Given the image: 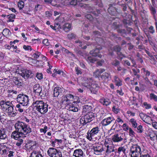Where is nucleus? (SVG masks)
<instances>
[{
  "label": "nucleus",
  "instance_id": "1",
  "mask_svg": "<svg viewBox=\"0 0 157 157\" xmlns=\"http://www.w3.org/2000/svg\"><path fill=\"white\" fill-rule=\"evenodd\" d=\"M14 127L16 130L12 132L11 137L15 140L20 137H25L26 135L32 132L30 126L23 122L17 121L15 123Z\"/></svg>",
  "mask_w": 157,
  "mask_h": 157
},
{
  "label": "nucleus",
  "instance_id": "2",
  "mask_svg": "<svg viewBox=\"0 0 157 157\" xmlns=\"http://www.w3.org/2000/svg\"><path fill=\"white\" fill-rule=\"evenodd\" d=\"M0 105L2 110L5 111L10 117H13L16 113L13 111V105L10 101L2 100L0 101Z\"/></svg>",
  "mask_w": 157,
  "mask_h": 157
},
{
  "label": "nucleus",
  "instance_id": "3",
  "mask_svg": "<svg viewBox=\"0 0 157 157\" xmlns=\"http://www.w3.org/2000/svg\"><path fill=\"white\" fill-rule=\"evenodd\" d=\"M33 106L36 107V110L41 114H44L48 110V105L42 101H34Z\"/></svg>",
  "mask_w": 157,
  "mask_h": 157
},
{
  "label": "nucleus",
  "instance_id": "4",
  "mask_svg": "<svg viewBox=\"0 0 157 157\" xmlns=\"http://www.w3.org/2000/svg\"><path fill=\"white\" fill-rule=\"evenodd\" d=\"M94 115L93 113H87L86 115L83 116L80 119V122L83 125L90 122L94 118Z\"/></svg>",
  "mask_w": 157,
  "mask_h": 157
},
{
  "label": "nucleus",
  "instance_id": "5",
  "mask_svg": "<svg viewBox=\"0 0 157 157\" xmlns=\"http://www.w3.org/2000/svg\"><path fill=\"white\" fill-rule=\"evenodd\" d=\"M131 157H138L141 155V148L137 144L133 145L131 146L130 149Z\"/></svg>",
  "mask_w": 157,
  "mask_h": 157
},
{
  "label": "nucleus",
  "instance_id": "6",
  "mask_svg": "<svg viewBox=\"0 0 157 157\" xmlns=\"http://www.w3.org/2000/svg\"><path fill=\"white\" fill-rule=\"evenodd\" d=\"M47 152L51 157H62V154L60 151L53 147H50Z\"/></svg>",
  "mask_w": 157,
  "mask_h": 157
},
{
  "label": "nucleus",
  "instance_id": "7",
  "mask_svg": "<svg viewBox=\"0 0 157 157\" xmlns=\"http://www.w3.org/2000/svg\"><path fill=\"white\" fill-rule=\"evenodd\" d=\"M33 90V92L38 96L44 97L46 95V93L42 91V87L39 84H35L34 86Z\"/></svg>",
  "mask_w": 157,
  "mask_h": 157
},
{
  "label": "nucleus",
  "instance_id": "8",
  "mask_svg": "<svg viewBox=\"0 0 157 157\" xmlns=\"http://www.w3.org/2000/svg\"><path fill=\"white\" fill-rule=\"evenodd\" d=\"M126 140L124 133H119L114 135L112 138V140L114 142H119L123 140Z\"/></svg>",
  "mask_w": 157,
  "mask_h": 157
},
{
  "label": "nucleus",
  "instance_id": "9",
  "mask_svg": "<svg viewBox=\"0 0 157 157\" xmlns=\"http://www.w3.org/2000/svg\"><path fill=\"white\" fill-rule=\"evenodd\" d=\"M28 97L23 94H20L18 95L17 101L20 104L23 105H27L29 102Z\"/></svg>",
  "mask_w": 157,
  "mask_h": 157
},
{
  "label": "nucleus",
  "instance_id": "10",
  "mask_svg": "<svg viewBox=\"0 0 157 157\" xmlns=\"http://www.w3.org/2000/svg\"><path fill=\"white\" fill-rule=\"evenodd\" d=\"M115 6V4H110L109 5L108 11L109 13L111 15L115 16L117 13H119L118 11V9L114 7Z\"/></svg>",
  "mask_w": 157,
  "mask_h": 157
},
{
  "label": "nucleus",
  "instance_id": "11",
  "mask_svg": "<svg viewBox=\"0 0 157 157\" xmlns=\"http://www.w3.org/2000/svg\"><path fill=\"white\" fill-rule=\"evenodd\" d=\"M21 76L25 79H27L29 78H32L34 75V74L31 71L23 70L20 73Z\"/></svg>",
  "mask_w": 157,
  "mask_h": 157
},
{
  "label": "nucleus",
  "instance_id": "12",
  "mask_svg": "<svg viewBox=\"0 0 157 157\" xmlns=\"http://www.w3.org/2000/svg\"><path fill=\"white\" fill-rule=\"evenodd\" d=\"M102 49V47L101 46H99L98 47H96L94 49L91 51L90 53L93 56H98L100 58L102 57V55L100 54L99 51Z\"/></svg>",
  "mask_w": 157,
  "mask_h": 157
},
{
  "label": "nucleus",
  "instance_id": "13",
  "mask_svg": "<svg viewBox=\"0 0 157 157\" xmlns=\"http://www.w3.org/2000/svg\"><path fill=\"white\" fill-rule=\"evenodd\" d=\"M139 116L141 119L145 122L147 124H150L151 121H152V119H150V117L143 113H140Z\"/></svg>",
  "mask_w": 157,
  "mask_h": 157
},
{
  "label": "nucleus",
  "instance_id": "14",
  "mask_svg": "<svg viewBox=\"0 0 157 157\" xmlns=\"http://www.w3.org/2000/svg\"><path fill=\"white\" fill-rule=\"evenodd\" d=\"M98 85L95 82H93L91 83L89 89L91 92L94 94H96L99 89Z\"/></svg>",
  "mask_w": 157,
  "mask_h": 157
},
{
  "label": "nucleus",
  "instance_id": "15",
  "mask_svg": "<svg viewBox=\"0 0 157 157\" xmlns=\"http://www.w3.org/2000/svg\"><path fill=\"white\" fill-rule=\"evenodd\" d=\"M115 119L112 117H108L105 119H104L101 122L102 125L104 126H106L109 124Z\"/></svg>",
  "mask_w": 157,
  "mask_h": 157
},
{
  "label": "nucleus",
  "instance_id": "16",
  "mask_svg": "<svg viewBox=\"0 0 157 157\" xmlns=\"http://www.w3.org/2000/svg\"><path fill=\"white\" fill-rule=\"evenodd\" d=\"M94 153L96 155L99 154V153L102 152L104 150L103 145L102 144L97 145L93 148Z\"/></svg>",
  "mask_w": 157,
  "mask_h": 157
},
{
  "label": "nucleus",
  "instance_id": "17",
  "mask_svg": "<svg viewBox=\"0 0 157 157\" xmlns=\"http://www.w3.org/2000/svg\"><path fill=\"white\" fill-rule=\"evenodd\" d=\"M63 90L62 89L59 87H55L53 89V95L54 97H57L59 95L62 94Z\"/></svg>",
  "mask_w": 157,
  "mask_h": 157
},
{
  "label": "nucleus",
  "instance_id": "18",
  "mask_svg": "<svg viewBox=\"0 0 157 157\" xmlns=\"http://www.w3.org/2000/svg\"><path fill=\"white\" fill-rule=\"evenodd\" d=\"M149 10L151 14L153 16V18L154 19L155 21H156L157 18V13L156 12V9L152 6H150Z\"/></svg>",
  "mask_w": 157,
  "mask_h": 157
},
{
  "label": "nucleus",
  "instance_id": "19",
  "mask_svg": "<svg viewBox=\"0 0 157 157\" xmlns=\"http://www.w3.org/2000/svg\"><path fill=\"white\" fill-rule=\"evenodd\" d=\"M83 152L82 149H79L74 151L73 156L75 157H83Z\"/></svg>",
  "mask_w": 157,
  "mask_h": 157
},
{
  "label": "nucleus",
  "instance_id": "20",
  "mask_svg": "<svg viewBox=\"0 0 157 157\" xmlns=\"http://www.w3.org/2000/svg\"><path fill=\"white\" fill-rule=\"evenodd\" d=\"M99 102L103 105L105 106L109 105L111 103V101L109 99L105 98H100L99 100Z\"/></svg>",
  "mask_w": 157,
  "mask_h": 157
},
{
  "label": "nucleus",
  "instance_id": "21",
  "mask_svg": "<svg viewBox=\"0 0 157 157\" xmlns=\"http://www.w3.org/2000/svg\"><path fill=\"white\" fill-rule=\"evenodd\" d=\"M106 147V150L105 154L107 155L115 151L114 147L111 144H109V145L107 146Z\"/></svg>",
  "mask_w": 157,
  "mask_h": 157
},
{
  "label": "nucleus",
  "instance_id": "22",
  "mask_svg": "<svg viewBox=\"0 0 157 157\" xmlns=\"http://www.w3.org/2000/svg\"><path fill=\"white\" fill-rule=\"evenodd\" d=\"M7 137L6 130L5 128H1L0 129V139H5Z\"/></svg>",
  "mask_w": 157,
  "mask_h": 157
},
{
  "label": "nucleus",
  "instance_id": "23",
  "mask_svg": "<svg viewBox=\"0 0 157 157\" xmlns=\"http://www.w3.org/2000/svg\"><path fill=\"white\" fill-rule=\"evenodd\" d=\"M71 28V24L67 23L64 24L63 26L62 29L66 32H68Z\"/></svg>",
  "mask_w": 157,
  "mask_h": 157
},
{
  "label": "nucleus",
  "instance_id": "24",
  "mask_svg": "<svg viewBox=\"0 0 157 157\" xmlns=\"http://www.w3.org/2000/svg\"><path fill=\"white\" fill-rule=\"evenodd\" d=\"M86 78H85V80ZM87 80L85 82H83L82 85L84 86L87 87L88 88H89L90 87V85L91 84L92 79L91 78H86Z\"/></svg>",
  "mask_w": 157,
  "mask_h": 157
},
{
  "label": "nucleus",
  "instance_id": "25",
  "mask_svg": "<svg viewBox=\"0 0 157 157\" xmlns=\"http://www.w3.org/2000/svg\"><path fill=\"white\" fill-rule=\"evenodd\" d=\"M92 109V107L90 105H85L83 106V112L91 113L90 111Z\"/></svg>",
  "mask_w": 157,
  "mask_h": 157
},
{
  "label": "nucleus",
  "instance_id": "26",
  "mask_svg": "<svg viewBox=\"0 0 157 157\" xmlns=\"http://www.w3.org/2000/svg\"><path fill=\"white\" fill-rule=\"evenodd\" d=\"M114 50L117 52V54L118 55H120L124 56V55L121 52H120L121 50V47L119 45H117L114 47Z\"/></svg>",
  "mask_w": 157,
  "mask_h": 157
},
{
  "label": "nucleus",
  "instance_id": "27",
  "mask_svg": "<svg viewBox=\"0 0 157 157\" xmlns=\"http://www.w3.org/2000/svg\"><path fill=\"white\" fill-rule=\"evenodd\" d=\"M69 110L74 112H76L78 111V109L77 106L74 104H71L70 105L69 108Z\"/></svg>",
  "mask_w": 157,
  "mask_h": 157
},
{
  "label": "nucleus",
  "instance_id": "28",
  "mask_svg": "<svg viewBox=\"0 0 157 157\" xmlns=\"http://www.w3.org/2000/svg\"><path fill=\"white\" fill-rule=\"evenodd\" d=\"M30 157H43V156L40 152L34 151L31 153Z\"/></svg>",
  "mask_w": 157,
  "mask_h": 157
},
{
  "label": "nucleus",
  "instance_id": "29",
  "mask_svg": "<svg viewBox=\"0 0 157 157\" xmlns=\"http://www.w3.org/2000/svg\"><path fill=\"white\" fill-rule=\"evenodd\" d=\"M99 131V128L98 127H96L93 128L90 131L91 135H94L98 133Z\"/></svg>",
  "mask_w": 157,
  "mask_h": 157
},
{
  "label": "nucleus",
  "instance_id": "30",
  "mask_svg": "<svg viewBox=\"0 0 157 157\" xmlns=\"http://www.w3.org/2000/svg\"><path fill=\"white\" fill-rule=\"evenodd\" d=\"M21 104V105L20 104H17L16 105V107L18 109V110L19 112L22 113L24 111L25 106H26L27 105H23L22 104Z\"/></svg>",
  "mask_w": 157,
  "mask_h": 157
},
{
  "label": "nucleus",
  "instance_id": "31",
  "mask_svg": "<svg viewBox=\"0 0 157 157\" xmlns=\"http://www.w3.org/2000/svg\"><path fill=\"white\" fill-rule=\"evenodd\" d=\"M114 80L117 86H119L122 85V81L117 76H114Z\"/></svg>",
  "mask_w": 157,
  "mask_h": 157
},
{
  "label": "nucleus",
  "instance_id": "32",
  "mask_svg": "<svg viewBox=\"0 0 157 157\" xmlns=\"http://www.w3.org/2000/svg\"><path fill=\"white\" fill-rule=\"evenodd\" d=\"M86 60L89 62L94 63L97 61V59L91 56H88L86 58Z\"/></svg>",
  "mask_w": 157,
  "mask_h": 157
},
{
  "label": "nucleus",
  "instance_id": "33",
  "mask_svg": "<svg viewBox=\"0 0 157 157\" xmlns=\"http://www.w3.org/2000/svg\"><path fill=\"white\" fill-rule=\"evenodd\" d=\"M2 33L4 36H10L11 33L8 29H3Z\"/></svg>",
  "mask_w": 157,
  "mask_h": 157
},
{
  "label": "nucleus",
  "instance_id": "34",
  "mask_svg": "<svg viewBox=\"0 0 157 157\" xmlns=\"http://www.w3.org/2000/svg\"><path fill=\"white\" fill-rule=\"evenodd\" d=\"M129 121L131 123L132 126L133 128H136L137 127V124L135 119L132 118Z\"/></svg>",
  "mask_w": 157,
  "mask_h": 157
},
{
  "label": "nucleus",
  "instance_id": "35",
  "mask_svg": "<svg viewBox=\"0 0 157 157\" xmlns=\"http://www.w3.org/2000/svg\"><path fill=\"white\" fill-rule=\"evenodd\" d=\"M123 22L124 25L126 27H127L128 25H131L132 23L130 20H127L125 19H124Z\"/></svg>",
  "mask_w": 157,
  "mask_h": 157
},
{
  "label": "nucleus",
  "instance_id": "36",
  "mask_svg": "<svg viewBox=\"0 0 157 157\" xmlns=\"http://www.w3.org/2000/svg\"><path fill=\"white\" fill-rule=\"evenodd\" d=\"M109 76V74L108 73L105 72L102 75L101 78L104 80H106L108 79Z\"/></svg>",
  "mask_w": 157,
  "mask_h": 157
},
{
  "label": "nucleus",
  "instance_id": "37",
  "mask_svg": "<svg viewBox=\"0 0 157 157\" xmlns=\"http://www.w3.org/2000/svg\"><path fill=\"white\" fill-rule=\"evenodd\" d=\"M62 102L63 103H66L67 105H68L70 103V100L68 99L67 98V97L64 96L63 97V98H62Z\"/></svg>",
  "mask_w": 157,
  "mask_h": 157
},
{
  "label": "nucleus",
  "instance_id": "38",
  "mask_svg": "<svg viewBox=\"0 0 157 157\" xmlns=\"http://www.w3.org/2000/svg\"><path fill=\"white\" fill-rule=\"evenodd\" d=\"M126 149L124 147H120L118 149V152L119 153H120L122 152L124 154H125Z\"/></svg>",
  "mask_w": 157,
  "mask_h": 157
},
{
  "label": "nucleus",
  "instance_id": "39",
  "mask_svg": "<svg viewBox=\"0 0 157 157\" xmlns=\"http://www.w3.org/2000/svg\"><path fill=\"white\" fill-rule=\"evenodd\" d=\"M76 37V35L73 33H70L67 35V37L69 40L75 39Z\"/></svg>",
  "mask_w": 157,
  "mask_h": 157
},
{
  "label": "nucleus",
  "instance_id": "40",
  "mask_svg": "<svg viewBox=\"0 0 157 157\" xmlns=\"http://www.w3.org/2000/svg\"><path fill=\"white\" fill-rule=\"evenodd\" d=\"M111 64L114 66L117 67L120 65V63L118 60L115 59L112 62Z\"/></svg>",
  "mask_w": 157,
  "mask_h": 157
},
{
  "label": "nucleus",
  "instance_id": "41",
  "mask_svg": "<svg viewBox=\"0 0 157 157\" xmlns=\"http://www.w3.org/2000/svg\"><path fill=\"white\" fill-rule=\"evenodd\" d=\"M118 33L121 34V36H124V35L126 34V31L124 29H118L117 30Z\"/></svg>",
  "mask_w": 157,
  "mask_h": 157
},
{
  "label": "nucleus",
  "instance_id": "42",
  "mask_svg": "<svg viewBox=\"0 0 157 157\" xmlns=\"http://www.w3.org/2000/svg\"><path fill=\"white\" fill-rule=\"evenodd\" d=\"M148 31L151 34H153L155 32V30L153 26L151 25L148 28Z\"/></svg>",
  "mask_w": 157,
  "mask_h": 157
},
{
  "label": "nucleus",
  "instance_id": "43",
  "mask_svg": "<svg viewBox=\"0 0 157 157\" xmlns=\"http://www.w3.org/2000/svg\"><path fill=\"white\" fill-rule=\"evenodd\" d=\"M18 6L20 10H21L24 7V2L22 1H19L18 3Z\"/></svg>",
  "mask_w": 157,
  "mask_h": 157
},
{
  "label": "nucleus",
  "instance_id": "44",
  "mask_svg": "<svg viewBox=\"0 0 157 157\" xmlns=\"http://www.w3.org/2000/svg\"><path fill=\"white\" fill-rule=\"evenodd\" d=\"M75 70L76 72V74L78 75L79 74H81L82 73L81 69L80 68L78 67H75Z\"/></svg>",
  "mask_w": 157,
  "mask_h": 157
},
{
  "label": "nucleus",
  "instance_id": "45",
  "mask_svg": "<svg viewBox=\"0 0 157 157\" xmlns=\"http://www.w3.org/2000/svg\"><path fill=\"white\" fill-rule=\"evenodd\" d=\"M15 78L14 79V82L15 84L18 86H21V83L17 78Z\"/></svg>",
  "mask_w": 157,
  "mask_h": 157
},
{
  "label": "nucleus",
  "instance_id": "46",
  "mask_svg": "<svg viewBox=\"0 0 157 157\" xmlns=\"http://www.w3.org/2000/svg\"><path fill=\"white\" fill-rule=\"evenodd\" d=\"M150 97L151 99H153L155 101H157V96L154 94L151 93L150 95Z\"/></svg>",
  "mask_w": 157,
  "mask_h": 157
},
{
  "label": "nucleus",
  "instance_id": "47",
  "mask_svg": "<svg viewBox=\"0 0 157 157\" xmlns=\"http://www.w3.org/2000/svg\"><path fill=\"white\" fill-rule=\"evenodd\" d=\"M77 1L76 0H71L70 2V5L74 6L77 4Z\"/></svg>",
  "mask_w": 157,
  "mask_h": 157
},
{
  "label": "nucleus",
  "instance_id": "48",
  "mask_svg": "<svg viewBox=\"0 0 157 157\" xmlns=\"http://www.w3.org/2000/svg\"><path fill=\"white\" fill-rule=\"evenodd\" d=\"M136 128L137 129V132H138L141 133L143 132V127L141 125H140Z\"/></svg>",
  "mask_w": 157,
  "mask_h": 157
},
{
  "label": "nucleus",
  "instance_id": "49",
  "mask_svg": "<svg viewBox=\"0 0 157 157\" xmlns=\"http://www.w3.org/2000/svg\"><path fill=\"white\" fill-rule=\"evenodd\" d=\"M129 135L132 137L135 136L134 134H135V133L132 129L131 128H129Z\"/></svg>",
  "mask_w": 157,
  "mask_h": 157
},
{
  "label": "nucleus",
  "instance_id": "50",
  "mask_svg": "<svg viewBox=\"0 0 157 157\" xmlns=\"http://www.w3.org/2000/svg\"><path fill=\"white\" fill-rule=\"evenodd\" d=\"M40 55V53L39 52H37L34 53L32 55V56L34 57V58L35 59L38 58Z\"/></svg>",
  "mask_w": 157,
  "mask_h": 157
},
{
  "label": "nucleus",
  "instance_id": "51",
  "mask_svg": "<svg viewBox=\"0 0 157 157\" xmlns=\"http://www.w3.org/2000/svg\"><path fill=\"white\" fill-rule=\"evenodd\" d=\"M112 110L114 113L117 114L119 111V109L118 108H116L115 106H113L112 108Z\"/></svg>",
  "mask_w": 157,
  "mask_h": 157
},
{
  "label": "nucleus",
  "instance_id": "52",
  "mask_svg": "<svg viewBox=\"0 0 157 157\" xmlns=\"http://www.w3.org/2000/svg\"><path fill=\"white\" fill-rule=\"evenodd\" d=\"M87 138L88 139L91 140L92 139V137L94 136V135H91V133L90 132H87Z\"/></svg>",
  "mask_w": 157,
  "mask_h": 157
},
{
  "label": "nucleus",
  "instance_id": "53",
  "mask_svg": "<svg viewBox=\"0 0 157 157\" xmlns=\"http://www.w3.org/2000/svg\"><path fill=\"white\" fill-rule=\"evenodd\" d=\"M144 51L152 59H155L154 56L152 55L148 51H147L146 49H144Z\"/></svg>",
  "mask_w": 157,
  "mask_h": 157
},
{
  "label": "nucleus",
  "instance_id": "54",
  "mask_svg": "<svg viewBox=\"0 0 157 157\" xmlns=\"http://www.w3.org/2000/svg\"><path fill=\"white\" fill-rule=\"evenodd\" d=\"M42 43L46 46L49 45L50 44L48 42V40L47 39H44L42 41Z\"/></svg>",
  "mask_w": 157,
  "mask_h": 157
},
{
  "label": "nucleus",
  "instance_id": "55",
  "mask_svg": "<svg viewBox=\"0 0 157 157\" xmlns=\"http://www.w3.org/2000/svg\"><path fill=\"white\" fill-rule=\"evenodd\" d=\"M47 127L45 126L44 128H41L40 129V131L41 133H43L45 134L47 132Z\"/></svg>",
  "mask_w": 157,
  "mask_h": 157
},
{
  "label": "nucleus",
  "instance_id": "56",
  "mask_svg": "<svg viewBox=\"0 0 157 157\" xmlns=\"http://www.w3.org/2000/svg\"><path fill=\"white\" fill-rule=\"evenodd\" d=\"M117 122L120 123L121 124H122L123 122V121L120 118V117H118L115 121V124Z\"/></svg>",
  "mask_w": 157,
  "mask_h": 157
},
{
  "label": "nucleus",
  "instance_id": "57",
  "mask_svg": "<svg viewBox=\"0 0 157 157\" xmlns=\"http://www.w3.org/2000/svg\"><path fill=\"white\" fill-rule=\"evenodd\" d=\"M23 48L25 50H28L29 49H30V51L32 50V48L31 47V46L29 45L26 46L24 45L23 46Z\"/></svg>",
  "mask_w": 157,
  "mask_h": 157
},
{
  "label": "nucleus",
  "instance_id": "58",
  "mask_svg": "<svg viewBox=\"0 0 157 157\" xmlns=\"http://www.w3.org/2000/svg\"><path fill=\"white\" fill-rule=\"evenodd\" d=\"M144 105L146 109H149L151 108V105L150 104H148L147 102H144Z\"/></svg>",
  "mask_w": 157,
  "mask_h": 157
},
{
  "label": "nucleus",
  "instance_id": "59",
  "mask_svg": "<svg viewBox=\"0 0 157 157\" xmlns=\"http://www.w3.org/2000/svg\"><path fill=\"white\" fill-rule=\"evenodd\" d=\"M120 6L123 7L122 10L123 11H126L127 7L125 4H121V5H120Z\"/></svg>",
  "mask_w": 157,
  "mask_h": 157
},
{
  "label": "nucleus",
  "instance_id": "60",
  "mask_svg": "<svg viewBox=\"0 0 157 157\" xmlns=\"http://www.w3.org/2000/svg\"><path fill=\"white\" fill-rule=\"evenodd\" d=\"M41 8V6L39 4H37L35 6V11H37L40 10Z\"/></svg>",
  "mask_w": 157,
  "mask_h": 157
},
{
  "label": "nucleus",
  "instance_id": "61",
  "mask_svg": "<svg viewBox=\"0 0 157 157\" xmlns=\"http://www.w3.org/2000/svg\"><path fill=\"white\" fill-rule=\"evenodd\" d=\"M23 140L22 139H20L18 140L16 143V145L18 146H20L22 144Z\"/></svg>",
  "mask_w": 157,
  "mask_h": 157
},
{
  "label": "nucleus",
  "instance_id": "62",
  "mask_svg": "<svg viewBox=\"0 0 157 157\" xmlns=\"http://www.w3.org/2000/svg\"><path fill=\"white\" fill-rule=\"evenodd\" d=\"M36 77L38 79L41 80L43 78V75L42 73H38L36 74Z\"/></svg>",
  "mask_w": 157,
  "mask_h": 157
},
{
  "label": "nucleus",
  "instance_id": "63",
  "mask_svg": "<svg viewBox=\"0 0 157 157\" xmlns=\"http://www.w3.org/2000/svg\"><path fill=\"white\" fill-rule=\"evenodd\" d=\"M7 17H8V18L14 19L15 17V15L14 14H11L7 15Z\"/></svg>",
  "mask_w": 157,
  "mask_h": 157
},
{
  "label": "nucleus",
  "instance_id": "64",
  "mask_svg": "<svg viewBox=\"0 0 157 157\" xmlns=\"http://www.w3.org/2000/svg\"><path fill=\"white\" fill-rule=\"evenodd\" d=\"M85 17L87 19L90 20H91L93 19L92 17L90 14H88L86 15Z\"/></svg>",
  "mask_w": 157,
  "mask_h": 157
}]
</instances>
